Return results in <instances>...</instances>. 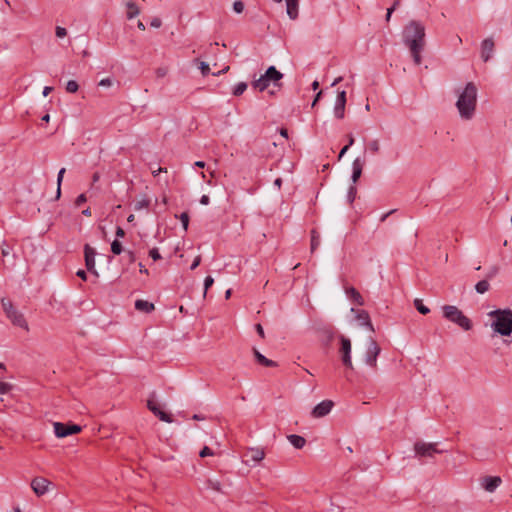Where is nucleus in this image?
I'll list each match as a JSON object with an SVG mask.
<instances>
[{"label":"nucleus","mask_w":512,"mask_h":512,"mask_svg":"<svg viewBox=\"0 0 512 512\" xmlns=\"http://www.w3.org/2000/svg\"><path fill=\"white\" fill-rule=\"evenodd\" d=\"M402 37L403 43L410 50L414 63L420 65L422 62L421 53L426 44L424 25L419 21L411 20L404 27Z\"/></svg>","instance_id":"nucleus-1"},{"label":"nucleus","mask_w":512,"mask_h":512,"mask_svg":"<svg viewBox=\"0 0 512 512\" xmlns=\"http://www.w3.org/2000/svg\"><path fill=\"white\" fill-rule=\"evenodd\" d=\"M477 103V88L473 82H468L460 93L456 107L461 118L469 120L474 116Z\"/></svg>","instance_id":"nucleus-2"},{"label":"nucleus","mask_w":512,"mask_h":512,"mask_svg":"<svg viewBox=\"0 0 512 512\" xmlns=\"http://www.w3.org/2000/svg\"><path fill=\"white\" fill-rule=\"evenodd\" d=\"M493 321L491 327L494 332L501 336H510L512 334V310L496 309L488 314Z\"/></svg>","instance_id":"nucleus-3"},{"label":"nucleus","mask_w":512,"mask_h":512,"mask_svg":"<svg viewBox=\"0 0 512 512\" xmlns=\"http://www.w3.org/2000/svg\"><path fill=\"white\" fill-rule=\"evenodd\" d=\"M282 78L283 74L277 70L275 66H269L259 79H256L252 82V87L259 90L260 92L265 91L270 86V84H272L273 87L280 89L283 85L281 83Z\"/></svg>","instance_id":"nucleus-4"},{"label":"nucleus","mask_w":512,"mask_h":512,"mask_svg":"<svg viewBox=\"0 0 512 512\" xmlns=\"http://www.w3.org/2000/svg\"><path fill=\"white\" fill-rule=\"evenodd\" d=\"M443 317L448 321L458 325L463 330L472 329V321L464 315V313L454 305H444L442 307Z\"/></svg>","instance_id":"nucleus-5"},{"label":"nucleus","mask_w":512,"mask_h":512,"mask_svg":"<svg viewBox=\"0 0 512 512\" xmlns=\"http://www.w3.org/2000/svg\"><path fill=\"white\" fill-rule=\"evenodd\" d=\"M1 305L7 318L13 325L28 330V323L25 320L24 315L14 307L13 303L9 299L2 298Z\"/></svg>","instance_id":"nucleus-6"},{"label":"nucleus","mask_w":512,"mask_h":512,"mask_svg":"<svg viewBox=\"0 0 512 512\" xmlns=\"http://www.w3.org/2000/svg\"><path fill=\"white\" fill-rule=\"evenodd\" d=\"M437 443H426L423 441H417L414 444L415 455L418 458H432L435 454H442L446 452L444 449H438Z\"/></svg>","instance_id":"nucleus-7"},{"label":"nucleus","mask_w":512,"mask_h":512,"mask_svg":"<svg viewBox=\"0 0 512 512\" xmlns=\"http://www.w3.org/2000/svg\"><path fill=\"white\" fill-rule=\"evenodd\" d=\"M54 433L57 438H65L82 431V427L74 423L54 422Z\"/></svg>","instance_id":"nucleus-8"},{"label":"nucleus","mask_w":512,"mask_h":512,"mask_svg":"<svg viewBox=\"0 0 512 512\" xmlns=\"http://www.w3.org/2000/svg\"><path fill=\"white\" fill-rule=\"evenodd\" d=\"M338 339L340 341L339 353L341 355L342 364L348 369H353L351 360V341L342 334L338 335Z\"/></svg>","instance_id":"nucleus-9"},{"label":"nucleus","mask_w":512,"mask_h":512,"mask_svg":"<svg viewBox=\"0 0 512 512\" xmlns=\"http://www.w3.org/2000/svg\"><path fill=\"white\" fill-rule=\"evenodd\" d=\"M381 352V348L377 344L376 340L372 337H369L367 340V350L365 353V363L372 368H375L377 365V357Z\"/></svg>","instance_id":"nucleus-10"},{"label":"nucleus","mask_w":512,"mask_h":512,"mask_svg":"<svg viewBox=\"0 0 512 512\" xmlns=\"http://www.w3.org/2000/svg\"><path fill=\"white\" fill-rule=\"evenodd\" d=\"M265 457L264 449L262 448H248L243 453V462L247 465H255Z\"/></svg>","instance_id":"nucleus-11"},{"label":"nucleus","mask_w":512,"mask_h":512,"mask_svg":"<svg viewBox=\"0 0 512 512\" xmlns=\"http://www.w3.org/2000/svg\"><path fill=\"white\" fill-rule=\"evenodd\" d=\"M155 392L152 393V397L147 401L148 409L157 416L161 421L171 423L173 422L172 416L163 410H161L160 406L154 401Z\"/></svg>","instance_id":"nucleus-12"},{"label":"nucleus","mask_w":512,"mask_h":512,"mask_svg":"<svg viewBox=\"0 0 512 512\" xmlns=\"http://www.w3.org/2000/svg\"><path fill=\"white\" fill-rule=\"evenodd\" d=\"M52 483L44 477H35L31 481V488L37 496H42L48 492L49 486Z\"/></svg>","instance_id":"nucleus-13"},{"label":"nucleus","mask_w":512,"mask_h":512,"mask_svg":"<svg viewBox=\"0 0 512 512\" xmlns=\"http://www.w3.org/2000/svg\"><path fill=\"white\" fill-rule=\"evenodd\" d=\"M333 406L334 402L332 400H323L313 408L311 415L313 418L324 417L330 413Z\"/></svg>","instance_id":"nucleus-14"},{"label":"nucleus","mask_w":512,"mask_h":512,"mask_svg":"<svg viewBox=\"0 0 512 512\" xmlns=\"http://www.w3.org/2000/svg\"><path fill=\"white\" fill-rule=\"evenodd\" d=\"M95 255L96 251L88 244L84 246L85 265L89 272L98 276V272L95 269Z\"/></svg>","instance_id":"nucleus-15"},{"label":"nucleus","mask_w":512,"mask_h":512,"mask_svg":"<svg viewBox=\"0 0 512 512\" xmlns=\"http://www.w3.org/2000/svg\"><path fill=\"white\" fill-rule=\"evenodd\" d=\"M346 101V92L344 90L339 91L334 106V115L337 119L344 118Z\"/></svg>","instance_id":"nucleus-16"},{"label":"nucleus","mask_w":512,"mask_h":512,"mask_svg":"<svg viewBox=\"0 0 512 512\" xmlns=\"http://www.w3.org/2000/svg\"><path fill=\"white\" fill-rule=\"evenodd\" d=\"M322 344L329 346L336 336V329L332 325H323L318 329Z\"/></svg>","instance_id":"nucleus-17"},{"label":"nucleus","mask_w":512,"mask_h":512,"mask_svg":"<svg viewBox=\"0 0 512 512\" xmlns=\"http://www.w3.org/2000/svg\"><path fill=\"white\" fill-rule=\"evenodd\" d=\"M494 41L492 38H486L481 43V58L484 62H487L493 54Z\"/></svg>","instance_id":"nucleus-18"},{"label":"nucleus","mask_w":512,"mask_h":512,"mask_svg":"<svg viewBox=\"0 0 512 512\" xmlns=\"http://www.w3.org/2000/svg\"><path fill=\"white\" fill-rule=\"evenodd\" d=\"M364 165H365V160L361 159L360 157H357L354 159V161L352 163V175H351V180L354 185L360 179Z\"/></svg>","instance_id":"nucleus-19"},{"label":"nucleus","mask_w":512,"mask_h":512,"mask_svg":"<svg viewBox=\"0 0 512 512\" xmlns=\"http://www.w3.org/2000/svg\"><path fill=\"white\" fill-rule=\"evenodd\" d=\"M502 483L499 476H486L482 479V487L488 492H494Z\"/></svg>","instance_id":"nucleus-20"},{"label":"nucleus","mask_w":512,"mask_h":512,"mask_svg":"<svg viewBox=\"0 0 512 512\" xmlns=\"http://www.w3.org/2000/svg\"><path fill=\"white\" fill-rule=\"evenodd\" d=\"M356 318L359 321L360 325L366 326L370 331L374 332L373 324L370 320V316L365 310L356 311Z\"/></svg>","instance_id":"nucleus-21"},{"label":"nucleus","mask_w":512,"mask_h":512,"mask_svg":"<svg viewBox=\"0 0 512 512\" xmlns=\"http://www.w3.org/2000/svg\"><path fill=\"white\" fill-rule=\"evenodd\" d=\"M253 354L258 364L265 367H276L277 363L273 360L266 358L256 348H253Z\"/></svg>","instance_id":"nucleus-22"},{"label":"nucleus","mask_w":512,"mask_h":512,"mask_svg":"<svg viewBox=\"0 0 512 512\" xmlns=\"http://www.w3.org/2000/svg\"><path fill=\"white\" fill-rule=\"evenodd\" d=\"M135 309L140 312L151 313L155 309V306L152 302L138 299L135 301Z\"/></svg>","instance_id":"nucleus-23"},{"label":"nucleus","mask_w":512,"mask_h":512,"mask_svg":"<svg viewBox=\"0 0 512 512\" xmlns=\"http://www.w3.org/2000/svg\"><path fill=\"white\" fill-rule=\"evenodd\" d=\"M287 14L290 19L295 20L298 17V2L299 0H285Z\"/></svg>","instance_id":"nucleus-24"},{"label":"nucleus","mask_w":512,"mask_h":512,"mask_svg":"<svg viewBox=\"0 0 512 512\" xmlns=\"http://www.w3.org/2000/svg\"><path fill=\"white\" fill-rule=\"evenodd\" d=\"M346 294L355 304L359 306L364 305L363 297L354 287L346 288Z\"/></svg>","instance_id":"nucleus-25"},{"label":"nucleus","mask_w":512,"mask_h":512,"mask_svg":"<svg viewBox=\"0 0 512 512\" xmlns=\"http://www.w3.org/2000/svg\"><path fill=\"white\" fill-rule=\"evenodd\" d=\"M287 439L296 449H302L306 444V439L300 435L290 434Z\"/></svg>","instance_id":"nucleus-26"},{"label":"nucleus","mask_w":512,"mask_h":512,"mask_svg":"<svg viewBox=\"0 0 512 512\" xmlns=\"http://www.w3.org/2000/svg\"><path fill=\"white\" fill-rule=\"evenodd\" d=\"M126 7L128 9V11H127L128 19H133L139 15L140 10H139L138 6L136 5V3L129 1L126 3Z\"/></svg>","instance_id":"nucleus-27"},{"label":"nucleus","mask_w":512,"mask_h":512,"mask_svg":"<svg viewBox=\"0 0 512 512\" xmlns=\"http://www.w3.org/2000/svg\"><path fill=\"white\" fill-rule=\"evenodd\" d=\"M66 172L65 168H61L57 175V190H56V196L55 199L58 200L61 197V185L64 178V174Z\"/></svg>","instance_id":"nucleus-28"},{"label":"nucleus","mask_w":512,"mask_h":512,"mask_svg":"<svg viewBox=\"0 0 512 512\" xmlns=\"http://www.w3.org/2000/svg\"><path fill=\"white\" fill-rule=\"evenodd\" d=\"M489 288H490V284L487 279L481 280L478 283H476V285H475V290L479 294L486 293L489 290Z\"/></svg>","instance_id":"nucleus-29"},{"label":"nucleus","mask_w":512,"mask_h":512,"mask_svg":"<svg viewBox=\"0 0 512 512\" xmlns=\"http://www.w3.org/2000/svg\"><path fill=\"white\" fill-rule=\"evenodd\" d=\"M414 307L417 309V311L420 314L427 315L430 312V309L423 304V301L421 299H414Z\"/></svg>","instance_id":"nucleus-30"},{"label":"nucleus","mask_w":512,"mask_h":512,"mask_svg":"<svg viewBox=\"0 0 512 512\" xmlns=\"http://www.w3.org/2000/svg\"><path fill=\"white\" fill-rule=\"evenodd\" d=\"M320 244V237L316 230L311 231V252H314Z\"/></svg>","instance_id":"nucleus-31"},{"label":"nucleus","mask_w":512,"mask_h":512,"mask_svg":"<svg viewBox=\"0 0 512 512\" xmlns=\"http://www.w3.org/2000/svg\"><path fill=\"white\" fill-rule=\"evenodd\" d=\"M247 89V83L246 82H239L235 85L232 93L234 96H240L242 95Z\"/></svg>","instance_id":"nucleus-32"},{"label":"nucleus","mask_w":512,"mask_h":512,"mask_svg":"<svg viewBox=\"0 0 512 512\" xmlns=\"http://www.w3.org/2000/svg\"><path fill=\"white\" fill-rule=\"evenodd\" d=\"M111 251L113 254L115 255H120L124 249H123V246L121 244L120 241H118L117 239H115L112 243H111Z\"/></svg>","instance_id":"nucleus-33"},{"label":"nucleus","mask_w":512,"mask_h":512,"mask_svg":"<svg viewBox=\"0 0 512 512\" xmlns=\"http://www.w3.org/2000/svg\"><path fill=\"white\" fill-rule=\"evenodd\" d=\"M357 195V188L354 184H352L347 192V201L349 204H352L356 198Z\"/></svg>","instance_id":"nucleus-34"},{"label":"nucleus","mask_w":512,"mask_h":512,"mask_svg":"<svg viewBox=\"0 0 512 512\" xmlns=\"http://www.w3.org/2000/svg\"><path fill=\"white\" fill-rule=\"evenodd\" d=\"M79 89V85L75 80H69L66 84V91L68 93H75Z\"/></svg>","instance_id":"nucleus-35"},{"label":"nucleus","mask_w":512,"mask_h":512,"mask_svg":"<svg viewBox=\"0 0 512 512\" xmlns=\"http://www.w3.org/2000/svg\"><path fill=\"white\" fill-rule=\"evenodd\" d=\"M368 149L369 151H371V153L373 154H377L380 150V143L378 140H372L370 141L369 145H368Z\"/></svg>","instance_id":"nucleus-36"},{"label":"nucleus","mask_w":512,"mask_h":512,"mask_svg":"<svg viewBox=\"0 0 512 512\" xmlns=\"http://www.w3.org/2000/svg\"><path fill=\"white\" fill-rule=\"evenodd\" d=\"M179 219H180V221L182 223L183 229L185 231H187L188 230V226H189V215H188V213L187 212L181 213L180 216H179Z\"/></svg>","instance_id":"nucleus-37"},{"label":"nucleus","mask_w":512,"mask_h":512,"mask_svg":"<svg viewBox=\"0 0 512 512\" xmlns=\"http://www.w3.org/2000/svg\"><path fill=\"white\" fill-rule=\"evenodd\" d=\"M13 389V385L7 382L0 381V395L7 394Z\"/></svg>","instance_id":"nucleus-38"},{"label":"nucleus","mask_w":512,"mask_h":512,"mask_svg":"<svg viewBox=\"0 0 512 512\" xmlns=\"http://www.w3.org/2000/svg\"><path fill=\"white\" fill-rule=\"evenodd\" d=\"M149 205H150V200L142 199L141 201H138V202L135 203L134 209L136 211H139V210H141L143 208H147Z\"/></svg>","instance_id":"nucleus-39"},{"label":"nucleus","mask_w":512,"mask_h":512,"mask_svg":"<svg viewBox=\"0 0 512 512\" xmlns=\"http://www.w3.org/2000/svg\"><path fill=\"white\" fill-rule=\"evenodd\" d=\"M244 3L242 1H235L233 3V10L237 13V14H240L244 11Z\"/></svg>","instance_id":"nucleus-40"},{"label":"nucleus","mask_w":512,"mask_h":512,"mask_svg":"<svg viewBox=\"0 0 512 512\" xmlns=\"http://www.w3.org/2000/svg\"><path fill=\"white\" fill-rule=\"evenodd\" d=\"M199 69L201 70L203 76H207L210 73L209 64L206 62H200Z\"/></svg>","instance_id":"nucleus-41"},{"label":"nucleus","mask_w":512,"mask_h":512,"mask_svg":"<svg viewBox=\"0 0 512 512\" xmlns=\"http://www.w3.org/2000/svg\"><path fill=\"white\" fill-rule=\"evenodd\" d=\"M214 279L211 276H207L204 280V296L206 295L208 289L213 285Z\"/></svg>","instance_id":"nucleus-42"},{"label":"nucleus","mask_w":512,"mask_h":512,"mask_svg":"<svg viewBox=\"0 0 512 512\" xmlns=\"http://www.w3.org/2000/svg\"><path fill=\"white\" fill-rule=\"evenodd\" d=\"M11 253V248L8 244L4 243L1 247V255L3 258H6L10 255Z\"/></svg>","instance_id":"nucleus-43"},{"label":"nucleus","mask_w":512,"mask_h":512,"mask_svg":"<svg viewBox=\"0 0 512 512\" xmlns=\"http://www.w3.org/2000/svg\"><path fill=\"white\" fill-rule=\"evenodd\" d=\"M498 272H499V268L497 266H492L489 269V271H488V273L486 275V278L487 279H492V278H494L498 274Z\"/></svg>","instance_id":"nucleus-44"},{"label":"nucleus","mask_w":512,"mask_h":512,"mask_svg":"<svg viewBox=\"0 0 512 512\" xmlns=\"http://www.w3.org/2000/svg\"><path fill=\"white\" fill-rule=\"evenodd\" d=\"M213 454H214V453H213V451H212L208 446H204V447L201 449V451H200V453H199V456H200V457H202V458H204V457H206V456H212Z\"/></svg>","instance_id":"nucleus-45"},{"label":"nucleus","mask_w":512,"mask_h":512,"mask_svg":"<svg viewBox=\"0 0 512 512\" xmlns=\"http://www.w3.org/2000/svg\"><path fill=\"white\" fill-rule=\"evenodd\" d=\"M208 487L215 491L221 492V484L218 481L208 480Z\"/></svg>","instance_id":"nucleus-46"},{"label":"nucleus","mask_w":512,"mask_h":512,"mask_svg":"<svg viewBox=\"0 0 512 512\" xmlns=\"http://www.w3.org/2000/svg\"><path fill=\"white\" fill-rule=\"evenodd\" d=\"M149 256L154 260V261H157V260H160L162 257L158 251L157 248H153L149 251Z\"/></svg>","instance_id":"nucleus-47"},{"label":"nucleus","mask_w":512,"mask_h":512,"mask_svg":"<svg viewBox=\"0 0 512 512\" xmlns=\"http://www.w3.org/2000/svg\"><path fill=\"white\" fill-rule=\"evenodd\" d=\"M55 33L57 37L63 38L67 35V30L64 27L57 26Z\"/></svg>","instance_id":"nucleus-48"},{"label":"nucleus","mask_w":512,"mask_h":512,"mask_svg":"<svg viewBox=\"0 0 512 512\" xmlns=\"http://www.w3.org/2000/svg\"><path fill=\"white\" fill-rule=\"evenodd\" d=\"M86 201H87V198H86L85 194H83V193H82V194H80V195L76 198V200H75V205H76L77 207H79V206H81L83 203H85Z\"/></svg>","instance_id":"nucleus-49"},{"label":"nucleus","mask_w":512,"mask_h":512,"mask_svg":"<svg viewBox=\"0 0 512 512\" xmlns=\"http://www.w3.org/2000/svg\"><path fill=\"white\" fill-rule=\"evenodd\" d=\"M161 25H162V21L158 17L153 18L150 22V26L153 28H159Z\"/></svg>","instance_id":"nucleus-50"},{"label":"nucleus","mask_w":512,"mask_h":512,"mask_svg":"<svg viewBox=\"0 0 512 512\" xmlns=\"http://www.w3.org/2000/svg\"><path fill=\"white\" fill-rule=\"evenodd\" d=\"M112 83L113 81L111 78H105L99 82V86L110 87Z\"/></svg>","instance_id":"nucleus-51"},{"label":"nucleus","mask_w":512,"mask_h":512,"mask_svg":"<svg viewBox=\"0 0 512 512\" xmlns=\"http://www.w3.org/2000/svg\"><path fill=\"white\" fill-rule=\"evenodd\" d=\"M201 263V257L200 256H197L195 257V259L193 260L191 266H190V269L191 270H194L196 269Z\"/></svg>","instance_id":"nucleus-52"},{"label":"nucleus","mask_w":512,"mask_h":512,"mask_svg":"<svg viewBox=\"0 0 512 512\" xmlns=\"http://www.w3.org/2000/svg\"><path fill=\"white\" fill-rule=\"evenodd\" d=\"M115 235L117 238H123L125 236V231L122 227L120 226H117L116 227V231H115Z\"/></svg>","instance_id":"nucleus-53"},{"label":"nucleus","mask_w":512,"mask_h":512,"mask_svg":"<svg viewBox=\"0 0 512 512\" xmlns=\"http://www.w3.org/2000/svg\"><path fill=\"white\" fill-rule=\"evenodd\" d=\"M255 329H256V331H257L258 335H259L261 338H264V337H265V333H264V330H263V327H262V325H261V324H259V323H258V324H256V325H255Z\"/></svg>","instance_id":"nucleus-54"},{"label":"nucleus","mask_w":512,"mask_h":512,"mask_svg":"<svg viewBox=\"0 0 512 512\" xmlns=\"http://www.w3.org/2000/svg\"><path fill=\"white\" fill-rule=\"evenodd\" d=\"M396 211H397L396 209H392V210L388 211L387 213L383 214V215L380 217V222H384V221H386V219H387L390 215L394 214Z\"/></svg>","instance_id":"nucleus-55"},{"label":"nucleus","mask_w":512,"mask_h":512,"mask_svg":"<svg viewBox=\"0 0 512 512\" xmlns=\"http://www.w3.org/2000/svg\"><path fill=\"white\" fill-rule=\"evenodd\" d=\"M150 169H151L153 176H157L160 172H167V168H162V167H159L157 169H153L152 167H150Z\"/></svg>","instance_id":"nucleus-56"},{"label":"nucleus","mask_w":512,"mask_h":512,"mask_svg":"<svg viewBox=\"0 0 512 512\" xmlns=\"http://www.w3.org/2000/svg\"><path fill=\"white\" fill-rule=\"evenodd\" d=\"M76 275H77L79 278H81L83 281H86V280H87V273H86L84 270H82V269L78 270V271L76 272Z\"/></svg>","instance_id":"nucleus-57"},{"label":"nucleus","mask_w":512,"mask_h":512,"mask_svg":"<svg viewBox=\"0 0 512 512\" xmlns=\"http://www.w3.org/2000/svg\"><path fill=\"white\" fill-rule=\"evenodd\" d=\"M349 145H345L341 150H340V153L338 155V160H341V158L346 154V152L349 150Z\"/></svg>","instance_id":"nucleus-58"},{"label":"nucleus","mask_w":512,"mask_h":512,"mask_svg":"<svg viewBox=\"0 0 512 512\" xmlns=\"http://www.w3.org/2000/svg\"><path fill=\"white\" fill-rule=\"evenodd\" d=\"M200 203L202 205H208L210 203V198L208 195H202V197L200 198Z\"/></svg>","instance_id":"nucleus-59"},{"label":"nucleus","mask_w":512,"mask_h":512,"mask_svg":"<svg viewBox=\"0 0 512 512\" xmlns=\"http://www.w3.org/2000/svg\"><path fill=\"white\" fill-rule=\"evenodd\" d=\"M128 260L133 263L136 260V255L133 251H127Z\"/></svg>","instance_id":"nucleus-60"},{"label":"nucleus","mask_w":512,"mask_h":512,"mask_svg":"<svg viewBox=\"0 0 512 512\" xmlns=\"http://www.w3.org/2000/svg\"><path fill=\"white\" fill-rule=\"evenodd\" d=\"M321 96H322V91H319V92L316 94V96H315V98H314V100H313V102H312V106H315V105H316V103L319 101V99L321 98Z\"/></svg>","instance_id":"nucleus-61"},{"label":"nucleus","mask_w":512,"mask_h":512,"mask_svg":"<svg viewBox=\"0 0 512 512\" xmlns=\"http://www.w3.org/2000/svg\"><path fill=\"white\" fill-rule=\"evenodd\" d=\"M279 133H280V135H281L282 137H284V138H286V139L288 138V130H287L286 128H281V129L279 130Z\"/></svg>","instance_id":"nucleus-62"},{"label":"nucleus","mask_w":512,"mask_h":512,"mask_svg":"<svg viewBox=\"0 0 512 512\" xmlns=\"http://www.w3.org/2000/svg\"><path fill=\"white\" fill-rule=\"evenodd\" d=\"M347 137H348V144L347 145H349V147H351L354 144V142H355L354 136L352 134H348Z\"/></svg>","instance_id":"nucleus-63"},{"label":"nucleus","mask_w":512,"mask_h":512,"mask_svg":"<svg viewBox=\"0 0 512 512\" xmlns=\"http://www.w3.org/2000/svg\"><path fill=\"white\" fill-rule=\"evenodd\" d=\"M52 90H53V88H52V87H49V86L44 87V89H43V96H45V97H46V96H48V95H49V93H50Z\"/></svg>","instance_id":"nucleus-64"}]
</instances>
